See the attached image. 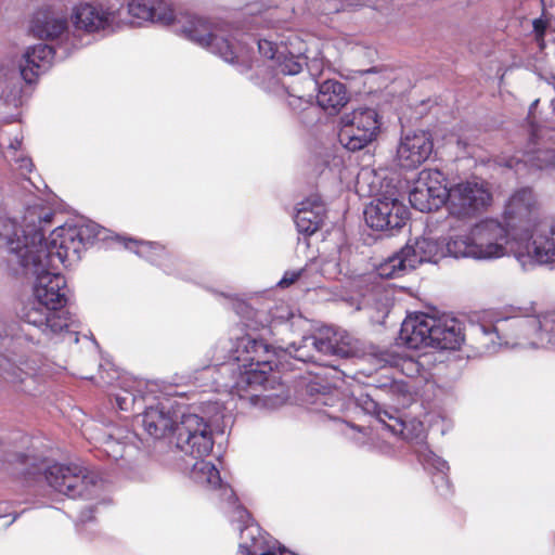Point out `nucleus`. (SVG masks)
Instances as JSON below:
<instances>
[{"label": "nucleus", "instance_id": "1", "mask_svg": "<svg viewBox=\"0 0 555 555\" xmlns=\"http://www.w3.org/2000/svg\"><path fill=\"white\" fill-rule=\"evenodd\" d=\"M53 212L34 205L25 209L22 220L0 223V267L16 278L33 279V296L50 312L67 306L65 276L59 264L78 262L81 253L95 241L105 240L107 230L90 220L56 227L44 242L46 227Z\"/></svg>", "mask_w": 555, "mask_h": 555}, {"label": "nucleus", "instance_id": "3", "mask_svg": "<svg viewBox=\"0 0 555 555\" xmlns=\"http://www.w3.org/2000/svg\"><path fill=\"white\" fill-rule=\"evenodd\" d=\"M375 397L389 403L391 409H384L371 395H360L358 398L345 400L339 397L337 390L330 392H318L311 403L315 412L324 414L330 420L340 421L341 414L350 406L360 408L364 413L386 426L393 435L404 433L406 421L400 414L399 409H406L416 400V392L413 387L404 380H397L385 376L383 380L374 384Z\"/></svg>", "mask_w": 555, "mask_h": 555}, {"label": "nucleus", "instance_id": "35", "mask_svg": "<svg viewBox=\"0 0 555 555\" xmlns=\"http://www.w3.org/2000/svg\"><path fill=\"white\" fill-rule=\"evenodd\" d=\"M153 11V0H130L127 3V10L125 9V23L126 25L130 21L128 17H132L140 22H150Z\"/></svg>", "mask_w": 555, "mask_h": 555}, {"label": "nucleus", "instance_id": "9", "mask_svg": "<svg viewBox=\"0 0 555 555\" xmlns=\"http://www.w3.org/2000/svg\"><path fill=\"white\" fill-rule=\"evenodd\" d=\"M175 30L193 43L219 55L227 63H233L238 57L234 46L227 37L228 30L219 21L184 13L177 18Z\"/></svg>", "mask_w": 555, "mask_h": 555}, {"label": "nucleus", "instance_id": "15", "mask_svg": "<svg viewBox=\"0 0 555 555\" xmlns=\"http://www.w3.org/2000/svg\"><path fill=\"white\" fill-rule=\"evenodd\" d=\"M492 195L483 181L467 180L448 188L447 208L457 219L473 218L490 206Z\"/></svg>", "mask_w": 555, "mask_h": 555}, {"label": "nucleus", "instance_id": "54", "mask_svg": "<svg viewBox=\"0 0 555 555\" xmlns=\"http://www.w3.org/2000/svg\"><path fill=\"white\" fill-rule=\"evenodd\" d=\"M352 428H356V426H352ZM358 431L366 430L365 428H359L357 427Z\"/></svg>", "mask_w": 555, "mask_h": 555}, {"label": "nucleus", "instance_id": "44", "mask_svg": "<svg viewBox=\"0 0 555 555\" xmlns=\"http://www.w3.org/2000/svg\"><path fill=\"white\" fill-rule=\"evenodd\" d=\"M5 373V378L11 383H23L25 378L28 376L22 369L17 366H13L10 364V367H3Z\"/></svg>", "mask_w": 555, "mask_h": 555}, {"label": "nucleus", "instance_id": "41", "mask_svg": "<svg viewBox=\"0 0 555 555\" xmlns=\"http://www.w3.org/2000/svg\"><path fill=\"white\" fill-rule=\"evenodd\" d=\"M220 24L228 30V34H227V37L229 38L230 42L234 46L235 50H236V53H237V56L234 61H233V65H237L240 67V70L243 72L244 69H247L248 66L246 65V60L243 59L242 56V47H241V41L236 38V35H234V33L236 34L237 33V29H230L229 25H225L224 23H221Z\"/></svg>", "mask_w": 555, "mask_h": 555}, {"label": "nucleus", "instance_id": "24", "mask_svg": "<svg viewBox=\"0 0 555 555\" xmlns=\"http://www.w3.org/2000/svg\"><path fill=\"white\" fill-rule=\"evenodd\" d=\"M435 314H406L401 323L400 339L411 349L430 347Z\"/></svg>", "mask_w": 555, "mask_h": 555}, {"label": "nucleus", "instance_id": "40", "mask_svg": "<svg viewBox=\"0 0 555 555\" xmlns=\"http://www.w3.org/2000/svg\"><path fill=\"white\" fill-rule=\"evenodd\" d=\"M376 0H344L345 4L338 2L337 0H332L326 3L322 9V14H331L339 12L344 10L345 7H361V5H372Z\"/></svg>", "mask_w": 555, "mask_h": 555}, {"label": "nucleus", "instance_id": "7", "mask_svg": "<svg viewBox=\"0 0 555 555\" xmlns=\"http://www.w3.org/2000/svg\"><path fill=\"white\" fill-rule=\"evenodd\" d=\"M14 470L23 474L31 486L48 485L55 492L69 499L98 500V504L107 503L102 498L104 481L98 473L78 464L49 463L22 454H13Z\"/></svg>", "mask_w": 555, "mask_h": 555}, {"label": "nucleus", "instance_id": "52", "mask_svg": "<svg viewBox=\"0 0 555 555\" xmlns=\"http://www.w3.org/2000/svg\"><path fill=\"white\" fill-rule=\"evenodd\" d=\"M538 103H539V100H535V101H533V102H532V104H531V106H530V111H529V113H531V112H532V109L538 105Z\"/></svg>", "mask_w": 555, "mask_h": 555}, {"label": "nucleus", "instance_id": "27", "mask_svg": "<svg viewBox=\"0 0 555 555\" xmlns=\"http://www.w3.org/2000/svg\"><path fill=\"white\" fill-rule=\"evenodd\" d=\"M124 244L127 249L135 253L151 263L160 267L166 273L171 274L173 272L168 264V262L171 261V256L164 246L154 242L137 241L132 238L125 241Z\"/></svg>", "mask_w": 555, "mask_h": 555}, {"label": "nucleus", "instance_id": "33", "mask_svg": "<svg viewBox=\"0 0 555 555\" xmlns=\"http://www.w3.org/2000/svg\"><path fill=\"white\" fill-rule=\"evenodd\" d=\"M278 94L287 95V104L292 111L300 115V119L304 124L313 121V115L317 108L311 104L310 100L305 99L301 95H295L289 92L285 86L278 87L275 91Z\"/></svg>", "mask_w": 555, "mask_h": 555}, {"label": "nucleus", "instance_id": "47", "mask_svg": "<svg viewBox=\"0 0 555 555\" xmlns=\"http://www.w3.org/2000/svg\"><path fill=\"white\" fill-rule=\"evenodd\" d=\"M95 509L94 505L87 506L83 511H81L79 519L82 522L91 521L93 519V512Z\"/></svg>", "mask_w": 555, "mask_h": 555}, {"label": "nucleus", "instance_id": "57", "mask_svg": "<svg viewBox=\"0 0 555 555\" xmlns=\"http://www.w3.org/2000/svg\"><path fill=\"white\" fill-rule=\"evenodd\" d=\"M405 312H406V313H410L411 311H410V310H406ZM414 312H417V311L415 310Z\"/></svg>", "mask_w": 555, "mask_h": 555}, {"label": "nucleus", "instance_id": "16", "mask_svg": "<svg viewBox=\"0 0 555 555\" xmlns=\"http://www.w3.org/2000/svg\"><path fill=\"white\" fill-rule=\"evenodd\" d=\"M504 222L519 242L527 240L529 232L539 221V203L530 188L516 190L508 198L504 209Z\"/></svg>", "mask_w": 555, "mask_h": 555}, {"label": "nucleus", "instance_id": "23", "mask_svg": "<svg viewBox=\"0 0 555 555\" xmlns=\"http://www.w3.org/2000/svg\"><path fill=\"white\" fill-rule=\"evenodd\" d=\"M430 347L456 350L464 341L461 322L451 314H435L433 318Z\"/></svg>", "mask_w": 555, "mask_h": 555}, {"label": "nucleus", "instance_id": "39", "mask_svg": "<svg viewBox=\"0 0 555 555\" xmlns=\"http://www.w3.org/2000/svg\"><path fill=\"white\" fill-rule=\"evenodd\" d=\"M540 1L542 4V15L539 18H535L533 21L532 25H533V30L535 34V40L538 42V46L540 47V49H543L545 46L544 35H545V30L548 25V18H547V11L545 8V0H540Z\"/></svg>", "mask_w": 555, "mask_h": 555}, {"label": "nucleus", "instance_id": "20", "mask_svg": "<svg viewBox=\"0 0 555 555\" xmlns=\"http://www.w3.org/2000/svg\"><path fill=\"white\" fill-rule=\"evenodd\" d=\"M431 135L426 131L408 132L401 137L397 147V160L403 169H415L433 153Z\"/></svg>", "mask_w": 555, "mask_h": 555}, {"label": "nucleus", "instance_id": "10", "mask_svg": "<svg viewBox=\"0 0 555 555\" xmlns=\"http://www.w3.org/2000/svg\"><path fill=\"white\" fill-rule=\"evenodd\" d=\"M349 358L357 351V339L346 330L323 325L311 336H304L299 343H292L287 352L296 360L315 362L314 353Z\"/></svg>", "mask_w": 555, "mask_h": 555}, {"label": "nucleus", "instance_id": "55", "mask_svg": "<svg viewBox=\"0 0 555 555\" xmlns=\"http://www.w3.org/2000/svg\"><path fill=\"white\" fill-rule=\"evenodd\" d=\"M14 120H15V119H14L13 117H11V118H10V119H8L7 121H8V122H12V121H14Z\"/></svg>", "mask_w": 555, "mask_h": 555}, {"label": "nucleus", "instance_id": "32", "mask_svg": "<svg viewBox=\"0 0 555 555\" xmlns=\"http://www.w3.org/2000/svg\"><path fill=\"white\" fill-rule=\"evenodd\" d=\"M21 76L13 74L0 82V101L7 107L17 108L23 103V87Z\"/></svg>", "mask_w": 555, "mask_h": 555}, {"label": "nucleus", "instance_id": "49", "mask_svg": "<svg viewBox=\"0 0 555 555\" xmlns=\"http://www.w3.org/2000/svg\"><path fill=\"white\" fill-rule=\"evenodd\" d=\"M22 147V138L15 137L9 144V150L16 153Z\"/></svg>", "mask_w": 555, "mask_h": 555}, {"label": "nucleus", "instance_id": "13", "mask_svg": "<svg viewBox=\"0 0 555 555\" xmlns=\"http://www.w3.org/2000/svg\"><path fill=\"white\" fill-rule=\"evenodd\" d=\"M178 417L173 435L177 450L192 459L207 456L215 442L210 426L212 420L184 410Z\"/></svg>", "mask_w": 555, "mask_h": 555}, {"label": "nucleus", "instance_id": "36", "mask_svg": "<svg viewBox=\"0 0 555 555\" xmlns=\"http://www.w3.org/2000/svg\"><path fill=\"white\" fill-rule=\"evenodd\" d=\"M341 124V128H340V131L338 133V140L340 142V144L347 149L348 151L350 152H357V151H360L362 149H364L365 146H358V144L354 143V146H353V139H362V133L364 132L363 129L359 128V126H356V125H352V124H346V122H340Z\"/></svg>", "mask_w": 555, "mask_h": 555}, {"label": "nucleus", "instance_id": "50", "mask_svg": "<svg viewBox=\"0 0 555 555\" xmlns=\"http://www.w3.org/2000/svg\"><path fill=\"white\" fill-rule=\"evenodd\" d=\"M538 139H539V129L534 125H531L530 141L535 144Z\"/></svg>", "mask_w": 555, "mask_h": 555}, {"label": "nucleus", "instance_id": "6", "mask_svg": "<svg viewBox=\"0 0 555 555\" xmlns=\"http://www.w3.org/2000/svg\"><path fill=\"white\" fill-rule=\"evenodd\" d=\"M472 325L482 354L503 345L544 348L555 345L554 314H483Z\"/></svg>", "mask_w": 555, "mask_h": 555}, {"label": "nucleus", "instance_id": "51", "mask_svg": "<svg viewBox=\"0 0 555 555\" xmlns=\"http://www.w3.org/2000/svg\"><path fill=\"white\" fill-rule=\"evenodd\" d=\"M288 318L284 321L283 317H279L274 320H272V323L274 324V327L276 326H286L287 325Z\"/></svg>", "mask_w": 555, "mask_h": 555}, {"label": "nucleus", "instance_id": "2", "mask_svg": "<svg viewBox=\"0 0 555 555\" xmlns=\"http://www.w3.org/2000/svg\"><path fill=\"white\" fill-rule=\"evenodd\" d=\"M273 357L270 345L263 339L247 334L236 340L234 349V343L224 338L215 346L212 364L207 372L217 373L216 390L237 396L251 406L273 410L287 399L282 392H269L273 380L268 374L273 369Z\"/></svg>", "mask_w": 555, "mask_h": 555}, {"label": "nucleus", "instance_id": "53", "mask_svg": "<svg viewBox=\"0 0 555 555\" xmlns=\"http://www.w3.org/2000/svg\"><path fill=\"white\" fill-rule=\"evenodd\" d=\"M3 503H0V517H2L3 513L5 512V508L3 507Z\"/></svg>", "mask_w": 555, "mask_h": 555}, {"label": "nucleus", "instance_id": "56", "mask_svg": "<svg viewBox=\"0 0 555 555\" xmlns=\"http://www.w3.org/2000/svg\"><path fill=\"white\" fill-rule=\"evenodd\" d=\"M264 330L267 331V328H264ZM268 332H269V333H273V332H272V330H271V327H270V328H268Z\"/></svg>", "mask_w": 555, "mask_h": 555}, {"label": "nucleus", "instance_id": "30", "mask_svg": "<svg viewBox=\"0 0 555 555\" xmlns=\"http://www.w3.org/2000/svg\"><path fill=\"white\" fill-rule=\"evenodd\" d=\"M506 166L516 172L520 170V166H529L534 169L555 168V150L537 149L527 151L522 158L512 157L507 160Z\"/></svg>", "mask_w": 555, "mask_h": 555}, {"label": "nucleus", "instance_id": "37", "mask_svg": "<svg viewBox=\"0 0 555 555\" xmlns=\"http://www.w3.org/2000/svg\"><path fill=\"white\" fill-rule=\"evenodd\" d=\"M179 16L173 15L172 9L163 0H153L152 23H160L175 27V23Z\"/></svg>", "mask_w": 555, "mask_h": 555}, {"label": "nucleus", "instance_id": "25", "mask_svg": "<svg viewBox=\"0 0 555 555\" xmlns=\"http://www.w3.org/2000/svg\"><path fill=\"white\" fill-rule=\"evenodd\" d=\"M325 218V206L320 196L312 195L298 203L294 222L300 234L310 236L322 225Z\"/></svg>", "mask_w": 555, "mask_h": 555}, {"label": "nucleus", "instance_id": "43", "mask_svg": "<svg viewBox=\"0 0 555 555\" xmlns=\"http://www.w3.org/2000/svg\"><path fill=\"white\" fill-rule=\"evenodd\" d=\"M305 272V269L286 271L282 279L276 283L281 288H287L293 285Z\"/></svg>", "mask_w": 555, "mask_h": 555}, {"label": "nucleus", "instance_id": "48", "mask_svg": "<svg viewBox=\"0 0 555 555\" xmlns=\"http://www.w3.org/2000/svg\"><path fill=\"white\" fill-rule=\"evenodd\" d=\"M508 308H509L508 312H529V311H533L535 309V304L533 301H531L529 304V307H518V306L511 305Z\"/></svg>", "mask_w": 555, "mask_h": 555}, {"label": "nucleus", "instance_id": "45", "mask_svg": "<svg viewBox=\"0 0 555 555\" xmlns=\"http://www.w3.org/2000/svg\"><path fill=\"white\" fill-rule=\"evenodd\" d=\"M274 15V11L272 10H266L261 12L258 15H255L251 17L250 26L247 28V30H251L253 27L259 26L263 22H271V17Z\"/></svg>", "mask_w": 555, "mask_h": 555}, {"label": "nucleus", "instance_id": "46", "mask_svg": "<svg viewBox=\"0 0 555 555\" xmlns=\"http://www.w3.org/2000/svg\"><path fill=\"white\" fill-rule=\"evenodd\" d=\"M13 160L18 164L20 169L30 172L33 169V162L29 157H13Z\"/></svg>", "mask_w": 555, "mask_h": 555}, {"label": "nucleus", "instance_id": "4", "mask_svg": "<svg viewBox=\"0 0 555 555\" xmlns=\"http://www.w3.org/2000/svg\"><path fill=\"white\" fill-rule=\"evenodd\" d=\"M101 378L104 384L114 387V397L117 408L121 411H134L144 409L138 415L144 431L154 440L172 437L178 423V415L182 409L175 408L169 399L157 395L158 386L154 382L138 379L127 373H119L112 370L106 379Z\"/></svg>", "mask_w": 555, "mask_h": 555}, {"label": "nucleus", "instance_id": "34", "mask_svg": "<svg viewBox=\"0 0 555 555\" xmlns=\"http://www.w3.org/2000/svg\"><path fill=\"white\" fill-rule=\"evenodd\" d=\"M30 315L25 314L26 321L40 326L42 333L47 335L60 334L68 327L67 314H38L40 317L39 320H31Z\"/></svg>", "mask_w": 555, "mask_h": 555}, {"label": "nucleus", "instance_id": "14", "mask_svg": "<svg viewBox=\"0 0 555 555\" xmlns=\"http://www.w3.org/2000/svg\"><path fill=\"white\" fill-rule=\"evenodd\" d=\"M366 224L376 231L393 234L409 219V208L399 198L398 191L392 188L376 196L364 209Z\"/></svg>", "mask_w": 555, "mask_h": 555}, {"label": "nucleus", "instance_id": "22", "mask_svg": "<svg viewBox=\"0 0 555 555\" xmlns=\"http://www.w3.org/2000/svg\"><path fill=\"white\" fill-rule=\"evenodd\" d=\"M89 429V427L86 428L83 435L98 443L102 451L114 461L122 459L132 449L131 440L134 435L125 427L114 425L105 430L95 428L94 433L88 434Z\"/></svg>", "mask_w": 555, "mask_h": 555}, {"label": "nucleus", "instance_id": "18", "mask_svg": "<svg viewBox=\"0 0 555 555\" xmlns=\"http://www.w3.org/2000/svg\"><path fill=\"white\" fill-rule=\"evenodd\" d=\"M446 180L444 175L438 169H423L409 194L412 207L422 212H429L447 204Z\"/></svg>", "mask_w": 555, "mask_h": 555}, {"label": "nucleus", "instance_id": "19", "mask_svg": "<svg viewBox=\"0 0 555 555\" xmlns=\"http://www.w3.org/2000/svg\"><path fill=\"white\" fill-rule=\"evenodd\" d=\"M30 31L39 39L56 41V48L62 43L70 44L73 41L78 44V49L83 44L81 39L70 37L67 15L50 5L42 7L33 14Z\"/></svg>", "mask_w": 555, "mask_h": 555}, {"label": "nucleus", "instance_id": "17", "mask_svg": "<svg viewBox=\"0 0 555 555\" xmlns=\"http://www.w3.org/2000/svg\"><path fill=\"white\" fill-rule=\"evenodd\" d=\"M77 49L78 44L74 41L70 44L62 43L59 48L48 43L28 47L18 64L22 80L29 85L34 83L40 75L51 68L54 61L65 60Z\"/></svg>", "mask_w": 555, "mask_h": 555}, {"label": "nucleus", "instance_id": "31", "mask_svg": "<svg viewBox=\"0 0 555 555\" xmlns=\"http://www.w3.org/2000/svg\"><path fill=\"white\" fill-rule=\"evenodd\" d=\"M192 464L185 463L183 467L179 466L181 470L190 469V478L204 487L216 489L221 486V477L217 467L211 463L201 459H194Z\"/></svg>", "mask_w": 555, "mask_h": 555}, {"label": "nucleus", "instance_id": "26", "mask_svg": "<svg viewBox=\"0 0 555 555\" xmlns=\"http://www.w3.org/2000/svg\"><path fill=\"white\" fill-rule=\"evenodd\" d=\"M340 122L352 124L363 129L362 139H353V144L358 146H367L376 140L380 130V120L377 112L374 108L363 107L352 112L351 115L341 117Z\"/></svg>", "mask_w": 555, "mask_h": 555}, {"label": "nucleus", "instance_id": "21", "mask_svg": "<svg viewBox=\"0 0 555 555\" xmlns=\"http://www.w3.org/2000/svg\"><path fill=\"white\" fill-rule=\"evenodd\" d=\"M526 241L528 256L539 264L555 262V220H543Z\"/></svg>", "mask_w": 555, "mask_h": 555}, {"label": "nucleus", "instance_id": "38", "mask_svg": "<svg viewBox=\"0 0 555 555\" xmlns=\"http://www.w3.org/2000/svg\"><path fill=\"white\" fill-rule=\"evenodd\" d=\"M261 293H253L249 296L246 295H224V299L228 301L229 309L234 312H247L253 309L250 301L258 298Z\"/></svg>", "mask_w": 555, "mask_h": 555}, {"label": "nucleus", "instance_id": "29", "mask_svg": "<svg viewBox=\"0 0 555 555\" xmlns=\"http://www.w3.org/2000/svg\"><path fill=\"white\" fill-rule=\"evenodd\" d=\"M420 462L424 468L434 473L433 482L441 495H448L451 491V485L448 478V463L429 450H425L418 455Z\"/></svg>", "mask_w": 555, "mask_h": 555}, {"label": "nucleus", "instance_id": "42", "mask_svg": "<svg viewBox=\"0 0 555 555\" xmlns=\"http://www.w3.org/2000/svg\"><path fill=\"white\" fill-rule=\"evenodd\" d=\"M404 433H398L405 440H423L424 438V426L420 421L411 420L406 421V428Z\"/></svg>", "mask_w": 555, "mask_h": 555}, {"label": "nucleus", "instance_id": "12", "mask_svg": "<svg viewBox=\"0 0 555 555\" xmlns=\"http://www.w3.org/2000/svg\"><path fill=\"white\" fill-rule=\"evenodd\" d=\"M126 0H98L80 2L73 7L70 21L75 30L85 34L115 31L125 23Z\"/></svg>", "mask_w": 555, "mask_h": 555}, {"label": "nucleus", "instance_id": "28", "mask_svg": "<svg viewBox=\"0 0 555 555\" xmlns=\"http://www.w3.org/2000/svg\"><path fill=\"white\" fill-rule=\"evenodd\" d=\"M371 363L378 369H397L403 374H409L415 367L414 360L406 353L400 351V348L377 349L370 354Z\"/></svg>", "mask_w": 555, "mask_h": 555}, {"label": "nucleus", "instance_id": "11", "mask_svg": "<svg viewBox=\"0 0 555 555\" xmlns=\"http://www.w3.org/2000/svg\"><path fill=\"white\" fill-rule=\"evenodd\" d=\"M447 241L440 243L429 237H421L413 245L406 244L399 251L380 262L377 274L383 279L403 276L424 262L437 263L441 258L451 256L447 251Z\"/></svg>", "mask_w": 555, "mask_h": 555}, {"label": "nucleus", "instance_id": "5", "mask_svg": "<svg viewBox=\"0 0 555 555\" xmlns=\"http://www.w3.org/2000/svg\"><path fill=\"white\" fill-rule=\"evenodd\" d=\"M259 53L272 62L271 67L274 68L276 74L294 76L302 70L304 65L312 77L320 69L322 62L320 60H312L308 62L307 44L294 31H288L278 36L276 39L258 38L254 40ZM312 83L314 89L318 90L317 103L328 114H337L349 101L346 86L334 79H326L319 83L313 78Z\"/></svg>", "mask_w": 555, "mask_h": 555}, {"label": "nucleus", "instance_id": "8", "mask_svg": "<svg viewBox=\"0 0 555 555\" xmlns=\"http://www.w3.org/2000/svg\"><path fill=\"white\" fill-rule=\"evenodd\" d=\"M519 241L506 224L494 220H482L464 233L452 234L447 241V251L454 258L490 260L505 256L507 245Z\"/></svg>", "mask_w": 555, "mask_h": 555}]
</instances>
